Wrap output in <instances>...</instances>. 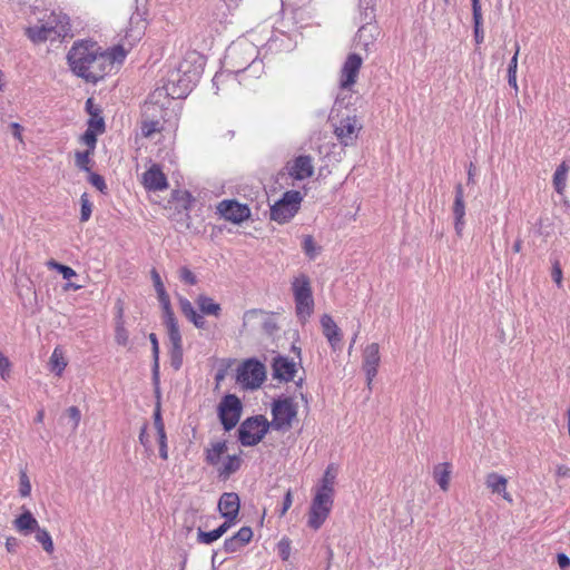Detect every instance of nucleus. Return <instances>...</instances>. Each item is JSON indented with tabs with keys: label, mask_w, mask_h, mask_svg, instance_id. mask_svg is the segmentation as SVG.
Wrapping results in <instances>:
<instances>
[{
	"label": "nucleus",
	"mask_w": 570,
	"mask_h": 570,
	"mask_svg": "<svg viewBox=\"0 0 570 570\" xmlns=\"http://www.w3.org/2000/svg\"><path fill=\"white\" fill-rule=\"evenodd\" d=\"M18 546V540L16 538H8L6 542V548L9 552H14Z\"/></svg>",
	"instance_id": "obj_61"
},
{
	"label": "nucleus",
	"mask_w": 570,
	"mask_h": 570,
	"mask_svg": "<svg viewBox=\"0 0 570 570\" xmlns=\"http://www.w3.org/2000/svg\"><path fill=\"white\" fill-rule=\"evenodd\" d=\"M204 455L205 462L213 466L217 476L224 481L238 472L243 465L242 451L230 453L225 440L210 442Z\"/></svg>",
	"instance_id": "obj_2"
},
{
	"label": "nucleus",
	"mask_w": 570,
	"mask_h": 570,
	"mask_svg": "<svg viewBox=\"0 0 570 570\" xmlns=\"http://www.w3.org/2000/svg\"><path fill=\"white\" fill-rule=\"evenodd\" d=\"M88 180L99 191H101L104 194L107 191V185H106V181H105V179H104V177L101 175L92 173V171H89Z\"/></svg>",
	"instance_id": "obj_47"
},
{
	"label": "nucleus",
	"mask_w": 570,
	"mask_h": 570,
	"mask_svg": "<svg viewBox=\"0 0 570 570\" xmlns=\"http://www.w3.org/2000/svg\"><path fill=\"white\" fill-rule=\"evenodd\" d=\"M150 275H151V279H153L156 293L166 289L159 273L155 268L151 269Z\"/></svg>",
	"instance_id": "obj_56"
},
{
	"label": "nucleus",
	"mask_w": 570,
	"mask_h": 570,
	"mask_svg": "<svg viewBox=\"0 0 570 570\" xmlns=\"http://www.w3.org/2000/svg\"><path fill=\"white\" fill-rule=\"evenodd\" d=\"M124 311H122V307H119V311H118V316H117V320H116V328H115V340L117 342V344L119 345H127L128 343V332L125 327V322H124Z\"/></svg>",
	"instance_id": "obj_35"
},
{
	"label": "nucleus",
	"mask_w": 570,
	"mask_h": 570,
	"mask_svg": "<svg viewBox=\"0 0 570 570\" xmlns=\"http://www.w3.org/2000/svg\"><path fill=\"white\" fill-rule=\"evenodd\" d=\"M154 424L157 433L166 432L159 409L154 414Z\"/></svg>",
	"instance_id": "obj_59"
},
{
	"label": "nucleus",
	"mask_w": 570,
	"mask_h": 570,
	"mask_svg": "<svg viewBox=\"0 0 570 570\" xmlns=\"http://www.w3.org/2000/svg\"><path fill=\"white\" fill-rule=\"evenodd\" d=\"M158 445H159V456L163 460L168 459V445H167V435L166 432L157 433Z\"/></svg>",
	"instance_id": "obj_49"
},
{
	"label": "nucleus",
	"mask_w": 570,
	"mask_h": 570,
	"mask_svg": "<svg viewBox=\"0 0 570 570\" xmlns=\"http://www.w3.org/2000/svg\"><path fill=\"white\" fill-rule=\"evenodd\" d=\"M557 562L561 570H569L570 569V558L566 553H558L557 554Z\"/></svg>",
	"instance_id": "obj_58"
},
{
	"label": "nucleus",
	"mask_w": 570,
	"mask_h": 570,
	"mask_svg": "<svg viewBox=\"0 0 570 570\" xmlns=\"http://www.w3.org/2000/svg\"><path fill=\"white\" fill-rule=\"evenodd\" d=\"M196 304L200 313L196 312L190 301L185 297L179 298V307L183 315L197 328H205L206 321L204 315L219 317L222 314L220 304L216 303L212 297L205 294L197 296Z\"/></svg>",
	"instance_id": "obj_7"
},
{
	"label": "nucleus",
	"mask_w": 570,
	"mask_h": 570,
	"mask_svg": "<svg viewBox=\"0 0 570 570\" xmlns=\"http://www.w3.org/2000/svg\"><path fill=\"white\" fill-rule=\"evenodd\" d=\"M242 402L235 394L225 395L218 405V416L226 431L234 429L239 422Z\"/></svg>",
	"instance_id": "obj_14"
},
{
	"label": "nucleus",
	"mask_w": 570,
	"mask_h": 570,
	"mask_svg": "<svg viewBox=\"0 0 570 570\" xmlns=\"http://www.w3.org/2000/svg\"><path fill=\"white\" fill-rule=\"evenodd\" d=\"M454 200L452 205V213L454 217V229L459 237H462L465 226V200L464 188L462 184H458L454 190Z\"/></svg>",
	"instance_id": "obj_21"
},
{
	"label": "nucleus",
	"mask_w": 570,
	"mask_h": 570,
	"mask_svg": "<svg viewBox=\"0 0 570 570\" xmlns=\"http://www.w3.org/2000/svg\"><path fill=\"white\" fill-rule=\"evenodd\" d=\"M157 296H158V301H159L161 309H163V318H164V324H165L166 328L174 327V326L178 325V322H177L174 311L171 308L170 297L167 294L166 289L158 292Z\"/></svg>",
	"instance_id": "obj_29"
},
{
	"label": "nucleus",
	"mask_w": 570,
	"mask_h": 570,
	"mask_svg": "<svg viewBox=\"0 0 570 570\" xmlns=\"http://www.w3.org/2000/svg\"><path fill=\"white\" fill-rule=\"evenodd\" d=\"M556 474L557 476L559 478H566V476H569L570 475V468L567 466V465H559L556 470Z\"/></svg>",
	"instance_id": "obj_60"
},
{
	"label": "nucleus",
	"mask_w": 570,
	"mask_h": 570,
	"mask_svg": "<svg viewBox=\"0 0 570 570\" xmlns=\"http://www.w3.org/2000/svg\"><path fill=\"white\" fill-rule=\"evenodd\" d=\"M253 530L249 527H242L236 534L228 538L224 542V550L227 553H234L250 542Z\"/></svg>",
	"instance_id": "obj_27"
},
{
	"label": "nucleus",
	"mask_w": 570,
	"mask_h": 570,
	"mask_svg": "<svg viewBox=\"0 0 570 570\" xmlns=\"http://www.w3.org/2000/svg\"><path fill=\"white\" fill-rule=\"evenodd\" d=\"M82 286L81 285H78V284H75V283H71V282H68L63 285V291L65 292H69V291H78L80 289Z\"/></svg>",
	"instance_id": "obj_63"
},
{
	"label": "nucleus",
	"mask_w": 570,
	"mask_h": 570,
	"mask_svg": "<svg viewBox=\"0 0 570 570\" xmlns=\"http://www.w3.org/2000/svg\"><path fill=\"white\" fill-rule=\"evenodd\" d=\"M141 184L148 191H163L168 188V179L158 164L151 165L142 174Z\"/></svg>",
	"instance_id": "obj_19"
},
{
	"label": "nucleus",
	"mask_w": 570,
	"mask_h": 570,
	"mask_svg": "<svg viewBox=\"0 0 570 570\" xmlns=\"http://www.w3.org/2000/svg\"><path fill=\"white\" fill-rule=\"evenodd\" d=\"M147 429H148V424L145 423L141 429H140V433H139V442L145 446V449L147 451H150V442H149V439H148V433H147Z\"/></svg>",
	"instance_id": "obj_57"
},
{
	"label": "nucleus",
	"mask_w": 570,
	"mask_h": 570,
	"mask_svg": "<svg viewBox=\"0 0 570 570\" xmlns=\"http://www.w3.org/2000/svg\"><path fill=\"white\" fill-rule=\"evenodd\" d=\"M266 380V366L256 358L243 361L236 370V382L244 390H257Z\"/></svg>",
	"instance_id": "obj_9"
},
{
	"label": "nucleus",
	"mask_w": 570,
	"mask_h": 570,
	"mask_svg": "<svg viewBox=\"0 0 570 570\" xmlns=\"http://www.w3.org/2000/svg\"><path fill=\"white\" fill-rule=\"evenodd\" d=\"M271 422L264 415H257L245 420L239 428V441L245 446L259 443L268 432Z\"/></svg>",
	"instance_id": "obj_12"
},
{
	"label": "nucleus",
	"mask_w": 570,
	"mask_h": 570,
	"mask_svg": "<svg viewBox=\"0 0 570 570\" xmlns=\"http://www.w3.org/2000/svg\"><path fill=\"white\" fill-rule=\"evenodd\" d=\"M68 37H72L70 18L60 9L45 13L39 19L38 42L49 41L51 45H59Z\"/></svg>",
	"instance_id": "obj_4"
},
{
	"label": "nucleus",
	"mask_w": 570,
	"mask_h": 570,
	"mask_svg": "<svg viewBox=\"0 0 570 570\" xmlns=\"http://www.w3.org/2000/svg\"><path fill=\"white\" fill-rule=\"evenodd\" d=\"M485 485L493 494L501 495L509 503L512 502V495L508 492V479L497 472H490L485 475Z\"/></svg>",
	"instance_id": "obj_26"
},
{
	"label": "nucleus",
	"mask_w": 570,
	"mask_h": 570,
	"mask_svg": "<svg viewBox=\"0 0 570 570\" xmlns=\"http://www.w3.org/2000/svg\"><path fill=\"white\" fill-rule=\"evenodd\" d=\"M303 197L297 190H288L271 207V219L285 224L298 212Z\"/></svg>",
	"instance_id": "obj_11"
},
{
	"label": "nucleus",
	"mask_w": 570,
	"mask_h": 570,
	"mask_svg": "<svg viewBox=\"0 0 570 570\" xmlns=\"http://www.w3.org/2000/svg\"><path fill=\"white\" fill-rule=\"evenodd\" d=\"M67 415L71 420V423L73 425V430H76L77 426L79 425L80 419H81L80 410L77 406H70L67 410Z\"/></svg>",
	"instance_id": "obj_52"
},
{
	"label": "nucleus",
	"mask_w": 570,
	"mask_h": 570,
	"mask_svg": "<svg viewBox=\"0 0 570 570\" xmlns=\"http://www.w3.org/2000/svg\"><path fill=\"white\" fill-rule=\"evenodd\" d=\"M167 334L170 342V362L175 370H179L183 364V338L179 331V326L167 327Z\"/></svg>",
	"instance_id": "obj_24"
},
{
	"label": "nucleus",
	"mask_w": 570,
	"mask_h": 570,
	"mask_svg": "<svg viewBox=\"0 0 570 570\" xmlns=\"http://www.w3.org/2000/svg\"><path fill=\"white\" fill-rule=\"evenodd\" d=\"M11 374V362L0 352V376L2 380H8Z\"/></svg>",
	"instance_id": "obj_48"
},
{
	"label": "nucleus",
	"mask_w": 570,
	"mask_h": 570,
	"mask_svg": "<svg viewBox=\"0 0 570 570\" xmlns=\"http://www.w3.org/2000/svg\"><path fill=\"white\" fill-rule=\"evenodd\" d=\"M302 248L309 259H314L321 250V247L316 245L312 235H305L303 237Z\"/></svg>",
	"instance_id": "obj_37"
},
{
	"label": "nucleus",
	"mask_w": 570,
	"mask_h": 570,
	"mask_svg": "<svg viewBox=\"0 0 570 570\" xmlns=\"http://www.w3.org/2000/svg\"><path fill=\"white\" fill-rule=\"evenodd\" d=\"M244 52L240 48H233L228 55L234 70L219 71L214 76L213 82L217 91L223 90L225 87L235 88L236 85H242L244 79L243 75L253 67L254 58L252 55L242 63H237V58Z\"/></svg>",
	"instance_id": "obj_8"
},
{
	"label": "nucleus",
	"mask_w": 570,
	"mask_h": 570,
	"mask_svg": "<svg viewBox=\"0 0 570 570\" xmlns=\"http://www.w3.org/2000/svg\"><path fill=\"white\" fill-rule=\"evenodd\" d=\"M12 134L17 139H21L20 126L18 124H11Z\"/></svg>",
	"instance_id": "obj_64"
},
{
	"label": "nucleus",
	"mask_w": 570,
	"mask_h": 570,
	"mask_svg": "<svg viewBox=\"0 0 570 570\" xmlns=\"http://www.w3.org/2000/svg\"><path fill=\"white\" fill-rule=\"evenodd\" d=\"M271 428L275 431H289L297 421L298 403L293 396L282 395L271 404Z\"/></svg>",
	"instance_id": "obj_6"
},
{
	"label": "nucleus",
	"mask_w": 570,
	"mask_h": 570,
	"mask_svg": "<svg viewBox=\"0 0 570 570\" xmlns=\"http://www.w3.org/2000/svg\"><path fill=\"white\" fill-rule=\"evenodd\" d=\"M164 124L159 119H142L140 124V132L144 138H153L156 134H160Z\"/></svg>",
	"instance_id": "obj_33"
},
{
	"label": "nucleus",
	"mask_w": 570,
	"mask_h": 570,
	"mask_svg": "<svg viewBox=\"0 0 570 570\" xmlns=\"http://www.w3.org/2000/svg\"><path fill=\"white\" fill-rule=\"evenodd\" d=\"M322 333L326 337L331 348L335 352L341 350L343 333L333 317L328 314H323L320 320Z\"/></svg>",
	"instance_id": "obj_22"
},
{
	"label": "nucleus",
	"mask_w": 570,
	"mask_h": 570,
	"mask_svg": "<svg viewBox=\"0 0 570 570\" xmlns=\"http://www.w3.org/2000/svg\"><path fill=\"white\" fill-rule=\"evenodd\" d=\"M519 52H520V45L518 42H515V50H514L513 57L510 60V63L508 67V73H517Z\"/></svg>",
	"instance_id": "obj_55"
},
{
	"label": "nucleus",
	"mask_w": 570,
	"mask_h": 570,
	"mask_svg": "<svg viewBox=\"0 0 570 570\" xmlns=\"http://www.w3.org/2000/svg\"><path fill=\"white\" fill-rule=\"evenodd\" d=\"M362 367L366 376V383L371 389L372 383L377 374L381 363L380 345L379 343H370L365 346L362 353Z\"/></svg>",
	"instance_id": "obj_17"
},
{
	"label": "nucleus",
	"mask_w": 570,
	"mask_h": 570,
	"mask_svg": "<svg viewBox=\"0 0 570 570\" xmlns=\"http://www.w3.org/2000/svg\"><path fill=\"white\" fill-rule=\"evenodd\" d=\"M291 540L288 538H282L277 543L278 556L283 561H287L291 556Z\"/></svg>",
	"instance_id": "obj_44"
},
{
	"label": "nucleus",
	"mask_w": 570,
	"mask_h": 570,
	"mask_svg": "<svg viewBox=\"0 0 570 570\" xmlns=\"http://www.w3.org/2000/svg\"><path fill=\"white\" fill-rule=\"evenodd\" d=\"M97 136L98 135L94 134L92 130H86L80 137V142L86 146V149L89 150V153H95Z\"/></svg>",
	"instance_id": "obj_43"
},
{
	"label": "nucleus",
	"mask_w": 570,
	"mask_h": 570,
	"mask_svg": "<svg viewBox=\"0 0 570 570\" xmlns=\"http://www.w3.org/2000/svg\"><path fill=\"white\" fill-rule=\"evenodd\" d=\"M240 508V500L235 492H225L218 501V510L225 521H230V527L235 524Z\"/></svg>",
	"instance_id": "obj_20"
},
{
	"label": "nucleus",
	"mask_w": 570,
	"mask_h": 570,
	"mask_svg": "<svg viewBox=\"0 0 570 570\" xmlns=\"http://www.w3.org/2000/svg\"><path fill=\"white\" fill-rule=\"evenodd\" d=\"M94 153H89V150L85 149L83 151H76L75 153V160L77 167H79L82 170L91 171L90 170V163H91V156Z\"/></svg>",
	"instance_id": "obj_39"
},
{
	"label": "nucleus",
	"mask_w": 570,
	"mask_h": 570,
	"mask_svg": "<svg viewBox=\"0 0 570 570\" xmlns=\"http://www.w3.org/2000/svg\"><path fill=\"white\" fill-rule=\"evenodd\" d=\"M149 340L151 342V347H153L155 370H157L158 368V358H159V345H158V340H157L156 334H154V333L149 334Z\"/></svg>",
	"instance_id": "obj_53"
},
{
	"label": "nucleus",
	"mask_w": 570,
	"mask_h": 570,
	"mask_svg": "<svg viewBox=\"0 0 570 570\" xmlns=\"http://www.w3.org/2000/svg\"><path fill=\"white\" fill-rule=\"evenodd\" d=\"M22 509L23 512L14 519L13 527L21 534H29L35 529L36 520L33 519L32 513L28 509Z\"/></svg>",
	"instance_id": "obj_30"
},
{
	"label": "nucleus",
	"mask_w": 570,
	"mask_h": 570,
	"mask_svg": "<svg viewBox=\"0 0 570 570\" xmlns=\"http://www.w3.org/2000/svg\"><path fill=\"white\" fill-rule=\"evenodd\" d=\"M87 130H92L94 134L100 135L105 131V121L98 114L92 115L88 121Z\"/></svg>",
	"instance_id": "obj_42"
},
{
	"label": "nucleus",
	"mask_w": 570,
	"mask_h": 570,
	"mask_svg": "<svg viewBox=\"0 0 570 570\" xmlns=\"http://www.w3.org/2000/svg\"><path fill=\"white\" fill-rule=\"evenodd\" d=\"M67 360L65 357V353L62 348L56 347L49 358V370L55 373L57 376H61L65 368L67 367Z\"/></svg>",
	"instance_id": "obj_32"
},
{
	"label": "nucleus",
	"mask_w": 570,
	"mask_h": 570,
	"mask_svg": "<svg viewBox=\"0 0 570 570\" xmlns=\"http://www.w3.org/2000/svg\"><path fill=\"white\" fill-rule=\"evenodd\" d=\"M288 174L291 177L303 180L314 174V165L311 156H298L288 164Z\"/></svg>",
	"instance_id": "obj_25"
},
{
	"label": "nucleus",
	"mask_w": 570,
	"mask_h": 570,
	"mask_svg": "<svg viewBox=\"0 0 570 570\" xmlns=\"http://www.w3.org/2000/svg\"><path fill=\"white\" fill-rule=\"evenodd\" d=\"M128 51L120 45L102 49L97 41L82 39L72 43L67 53L70 70L86 82L97 83L121 65Z\"/></svg>",
	"instance_id": "obj_1"
},
{
	"label": "nucleus",
	"mask_w": 570,
	"mask_h": 570,
	"mask_svg": "<svg viewBox=\"0 0 570 570\" xmlns=\"http://www.w3.org/2000/svg\"><path fill=\"white\" fill-rule=\"evenodd\" d=\"M217 214L227 222L239 225L250 217V208L235 199H224L216 206Z\"/></svg>",
	"instance_id": "obj_15"
},
{
	"label": "nucleus",
	"mask_w": 570,
	"mask_h": 570,
	"mask_svg": "<svg viewBox=\"0 0 570 570\" xmlns=\"http://www.w3.org/2000/svg\"><path fill=\"white\" fill-rule=\"evenodd\" d=\"M48 265H49V267L57 269L62 275V277L67 281H69L71 277L76 276V272L69 266L59 264L55 261H50L48 263Z\"/></svg>",
	"instance_id": "obj_46"
},
{
	"label": "nucleus",
	"mask_w": 570,
	"mask_h": 570,
	"mask_svg": "<svg viewBox=\"0 0 570 570\" xmlns=\"http://www.w3.org/2000/svg\"><path fill=\"white\" fill-rule=\"evenodd\" d=\"M334 135L341 145L354 146L362 130V124L356 116L347 115L334 122Z\"/></svg>",
	"instance_id": "obj_13"
},
{
	"label": "nucleus",
	"mask_w": 570,
	"mask_h": 570,
	"mask_svg": "<svg viewBox=\"0 0 570 570\" xmlns=\"http://www.w3.org/2000/svg\"><path fill=\"white\" fill-rule=\"evenodd\" d=\"M291 288L296 317L304 325L308 322L315 308L311 278L306 274L301 273L292 279Z\"/></svg>",
	"instance_id": "obj_5"
},
{
	"label": "nucleus",
	"mask_w": 570,
	"mask_h": 570,
	"mask_svg": "<svg viewBox=\"0 0 570 570\" xmlns=\"http://www.w3.org/2000/svg\"><path fill=\"white\" fill-rule=\"evenodd\" d=\"M569 167L568 165L562 161L556 169L553 174V187L554 190L559 195H563L566 191V181H567V174H568Z\"/></svg>",
	"instance_id": "obj_34"
},
{
	"label": "nucleus",
	"mask_w": 570,
	"mask_h": 570,
	"mask_svg": "<svg viewBox=\"0 0 570 570\" xmlns=\"http://www.w3.org/2000/svg\"><path fill=\"white\" fill-rule=\"evenodd\" d=\"M473 11V21H474V38L476 43H481L484 39L483 30H482V11L481 4L478 3V0H474V6L472 7Z\"/></svg>",
	"instance_id": "obj_36"
},
{
	"label": "nucleus",
	"mask_w": 570,
	"mask_h": 570,
	"mask_svg": "<svg viewBox=\"0 0 570 570\" xmlns=\"http://www.w3.org/2000/svg\"><path fill=\"white\" fill-rule=\"evenodd\" d=\"M80 220L82 223L88 222L91 217L92 213V204L86 193H83L80 197Z\"/></svg>",
	"instance_id": "obj_40"
},
{
	"label": "nucleus",
	"mask_w": 570,
	"mask_h": 570,
	"mask_svg": "<svg viewBox=\"0 0 570 570\" xmlns=\"http://www.w3.org/2000/svg\"><path fill=\"white\" fill-rule=\"evenodd\" d=\"M230 521H225L223 524H220L217 529L205 532L202 530H198L197 539L199 542L205 544H210L218 540L223 534H225L230 529Z\"/></svg>",
	"instance_id": "obj_31"
},
{
	"label": "nucleus",
	"mask_w": 570,
	"mask_h": 570,
	"mask_svg": "<svg viewBox=\"0 0 570 570\" xmlns=\"http://www.w3.org/2000/svg\"><path fill=\"white\" fill-rule=\"evenodd\" d=\"M334 505V498L313 491V498L307 512V525L318 530L328 519Z\"/></svg>",
	"instance_id": "obj_10"
},
{
	"label": "nucleus",
	"mask_w": 570,
	"mask_h": 570,
	"mask_svg": "<svg viewBox=\"0 0 570 570\" xmlns=\"http://www.w3.org/2000/svg\"><path fill=\"white\" fill-rule=\"evenodd\" d=\"M179 278L188 285H195L197 283L196 275L188 267H181L179 269Z\"/></svg>",
	"instance_id": "obj_51"
},
{
	"label": "nucleus",
	"mask_w": 570,
	"mask_h": 570,
	"mask_svg": "<svg viewBox=\"0 0 570 570\" xmlns=\"http://www.w3.org/2000/svg\"><path fill=\"white\" fill-rule=\"evenodd\" d=\"M453 465L451 462L438 463L433 466V480L443 492H448L451 484Z\"/></svg>",
	"instance_id": "obj_28"
},
{
	"label": "nucleus",
	"mask_w": 570,
	"mask_h": 570,
	"mask_svg": "<svg viewBox=\"0 0 570 570\" xmlns=\"http://www.w3.org/2000/svg\"><path fill=\"white\" fill-rule=\"evenodd\" d=\"M38 542L42 546L43 550L49 553V554H52L53 551H55V546H53V541L51 539V535L49 534L48 531L46 530H40L38 528Z\"/></svg>",
	"instance_id": "obj_41"
},
{
	"label": "nucleus",
	"mask_w": 570,
	"mask_h": 570,
	"mask_svg": "<svg viewBox=\"0 0 570 570\" xmlns=\"http://www.w3.org/2000/svg\"><path fill=\"white\" fill-rule=\"evenodd\" d=\"M338 475V465L336 463H330L318 483L313 488V491L318 493H325L330 497L335 498V487Z\"/></svg>",
	"instance_id": "obj_23"
},
{
	"label": "nucleus",
	"mask_w": 570,
	"mask_h": 570,
	"mask_svg": "<svg viewBox=\"0 0 570 570\" xmlns=\"http://www.w3.org/2000/svg\"><path fill=\"white\" fill-rule=\"evenodd\" d=\"M199 59L196 52L188 53L169 73L165 89L171 97H185L191 87L194 79L199 75L198 67L195 65Z\"/></svg>",
	"instance_id": "obj_3"
},
{
	"label": "nucleus",
	"mask_w": 570,
	"mask_h": 570,
	"mask_svg": "<svg viewBox=\"0 0 570 570\" xmlns=\"http://www.w3.org/2000/svg\"><path fill=\"white\" fill-rule=\"evenodd\" d=\"M31 493V483H30V480L26 473V471H21L20 472V478H19V494L21 497H29Z\"/></svg>",
	"instance_id": "obj_45"
},
{
	"label": "nucleus",
	"mask_w": 570,
	"mask_h": 570,
	"mask_svg": "<svg viewBox=\"0 0 570 570\" xmlns=\"http://www.w3.org/2000/svg\"><path fill=\"white\" fill-rule=\"evenodd\" d=\"M508 82L515 91H518L517 73H508Z\"/></svg>",
	"instance_id": "obj_62"
},
{
	"label": "nucleus",
	"mask_w": 570,
	"mask_h": 570,
	"mask_svg": "<svg viewBox=\"0 0 570 570\" xmlns=\"http://www.w3.org/2000/svg\"><path fill=\"white\" fill-rule=\"evenodd\" d=\"M273 377L279 382H291L294 380L298 368L297 363L287 356L278 355L272 363Z\"/></svg>",
	"instance_id": "obj_18"
},
{
	"label": "nucleus",
	"mask_w": 570,
	"mask_h": 570,
	"mask_svg": "<svg viewBox=\"0 0 570 570\" xmlns=\"http://www.w3.org/2000/svg\"><path fill=\"white\" fill-rule=\"evenodd\" d=\"M363 58L358 53H350L340 71V87L345 90H352L357 81Z\"/></svg>",
	"instance_id": "obj_16"
},
{
	"label": "nucleus",
	"mask_w": 570,
	"mask_h": 570,
	"mask_svg": "<svg viewBox=\"0 0 570 570\" xmlns=\"http://www.w3.org/2000/svg\"><path fill=\"white\" fill-rule=\"evenodd\" d=\"M171 200L179 203L183 209L188 210L194 199L187 190L176 189L171 193Z\"/></svg>",
	"instance_id": "obj_38"
},
{
	"label": "nucleus",
	"mask_w": 570,
	"mask_h": 570,
	"mask_svg": "<svg viewBox=\"0 0 570 570\" xmlns=\"http://www.w3.org/2000/svg\"><path fill=\"white\" fill-rule=\"evenodd\" d=\"M551 276L556 285L561 288L563 282V273L561 269V265L558 261H556L552 265Z\"/></svg>",
	"instance_id": "obj_50"
},
{
	"label": "nucleus",
	"mask_w": 570,
	"mask_h": 570,
	"mask_svg": "<svg viewBox=\"0 0 570 570\" xmlns=\"http://www.w3.org/2000/svg\"><path fill=\"white\" fill-rule=\"evenodd\" d=\"M293 504V494L291 490H287L284 497L283 507L279 511V517H284Z\"/></svg>",
	"instance_id": "obj_54"
}]
</instances>
